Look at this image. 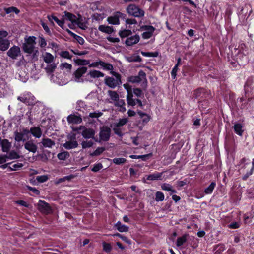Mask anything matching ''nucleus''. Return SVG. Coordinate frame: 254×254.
<instances>
[{"label": "nucleus", "instance_id": "338daca9", "mask_svg": "<svg viewBox=\"0 0 254 254\" xmlns=\"http://www.w3.org/2000/svg\"><path fill=\"white\" fill-rule=\"evenodd\" d=\"M102 115V113L100 112H92L90 113L89 116L91 118H98L100 116H101Z\"/></svg>", "mask_w": 254, "mask_h": 254}, {"label": "nucleus", "instance_id": "bb28decb", "mask_svg": "<svg viewBox=\"0 0 254 254\" xmlns=\"http://www.w3.org/2000/svg\"><path fill=\"white\" fill-rule=\"evenodd\" d=\"M75 25L78 26L79 28L83 30H85L87 28V26L86 23L80 15H78V18L75 23Z\"/></svg>", "mask_w": 254, "mask_h": 254}, {"label": "nucleus", "instance_id": "2eb2a0df", "mask_svg": "<svg viewBox=\"0 0 254 254\" xmlns=\"http://www.w3.org/2000/svg\"><path fill=\"white\" fill-rule=\"evenodd\" d=\"M140 40V37L138 34L131 36L127 38L125 43L127 46H132L137 43Z\"/></svg>", "mask_w": 254, "mask_h": 254}, {"label": "nucleus", "instance_id": "37998d69", "mask_svg": "<svg viewBox=\"0 0 254 254\" xmlns=\"http://www.w3.org/2000/svg\"><path fill=\"white\" fill-rule=\"evenodd\" d=\"M59 55L64 59H71L72 56L67 51H62L59 53Z\"/></svg>", "mask_w": 254, "mask_h": 254}, {"label": "nucleus", "instance_id": "a211bd4d", "mask_svg": "<svg viewBox=\"0 0 254 254\" xmlns=\"http://www.w3.org/2000/svg\"><path fill=\"white\" fill-rule=\"evenodd\" d=\"M24 148L32 153H35L37 150L36 145L31 140L28 141L25 143Z\"/></svg>", "mask_w": 254, "mask_h": 254}, {"label": "nucleus", "instance_id": "f704fd0d", "mask_svg": "<svg viewBox=\"0 0 254 254\" xmlns=\"http://www.w3.org/2000/svg\"><path fill=\"white\" fill-rule=\"evenodd\" d=\"M73 61L79 65H86L90 64L89 60L81 59L78 58L74 59Z\"/></svg>", "mask_w": 254, "mask_h": 254}, {"label": "nucleus", "instance_id": "f8f14e48", "mask_svg": "<svg viewBox=\"0 0 254 254\" xmlns=\"http://www.w3.org/2000/svg\"><path fill=\"white\" fill-rule=\"evenodd\" d=\"M111 129L107 127H103L101 128L99 133L100 139L104 141H108L110 137Z\"/></svg>", "mask_w": 254, "mask_h": 254}, {"label": "nucleus", "instance_id": "13d9d810", "mask_svg": "<svg viewBox=\"0 0 254 254\" xmlns=\"http://www.w3.org/2000/svg\"><path fill=\"white\" fill-rule=\"evenodd\" d=\"M123 86L125 88V89H126L127 92V95H133V93L132 92V88L130 85H129L127 83H126L123 85Z\"/></svg>", "mask_w": 254, "mask_h": 254}, {"label": "nucleus", "instance_id": "4c0bfd02", "mask_svg": "<svg viewBox=\"0 0 254 254\" xmlns=\"http://www.w3.org/2000/svg\"><path fill=\"white\" fill-rule=\"evenodd\" d=\"M161 188L163 190L171 191L172 193H176V190L173 189L172 186L169 184L164 183L162 184Z\"/></svg>", "mask_w": 254, "mask_h": 254}, {"label": "nucleus", "instance_id": "a18cd8bd", "mask_svg": "<svg viewBox=\"0 0 254 254\" xmlns=\"http://www.w3.org/2000/svg\"><path fill=\"white\" fill-rule=\"evenodd\" d=\"M128 122V120L127 118L120 119L118 122L115 124V126L116 127H122L125 125Z\"/></svg>", "mask_w": 254, "mask_h": 254}, {"label": "nucleus", "instance_id": "7c9ffc66", "mask_svg": "<svg viewBox=\"0 0 254 254\" xmlns=\"http://www.w3.org/2000/svg\"><path fill=\"white\" fill-rule=\"evenodd\" d=\"M126 103L124 100H119L115 104V106L118 107L119 111L121 112L124 113L126 111V108L125 107Z\"/></svg>", "mask_w": 254, "mask_h": 254}, {"label": "nucleus", "instance_id": "39448f33", "mask_svg": "<svg viewBox=\"0 0 254 254\" xmlns=\"http://www.w3.org/2000/svg\"><path fill=\"white\" fill-rule=\"evenodd\" d=\"M81 133L83 137L86 139L93 138L95 134L94 130L92 128H87L85 126H81L74 129Z\"/></svg>", "mask_w": 254, "mask_h": 254}, {"label": "nucleus", "instance_id": "f3484780", "mask_svg": "<svg viewBox=\"0 0 254 254\" xmlns=\"http://www.w3.org/2000/svg\"><path fill=\"white\" fill-rule=\"evenodd\" d=\"M104 76V74L102 72L96 70H90L87 74L86 75V77L92 78H98L100 77H103Z\"/></svg>", "mask_w": 254, "mask_h": 254}, {"label": "nucleus", "instance_id": "3c124183", "mask_svg": "<svg viewBox=\"0 0 254 254\" xmlns=\"http://www.w3.org/2000/svg\"><path fill=\"white\" fill-rule=\"evenodd\" d=\"M127 161L126 159L124 158H115L113 159V162L117 165H120L125 163Z\"/></svg>", "mask_w": 254, "mask_h": 254}, {"label": "nucleus", "instance_id": "c756f323", "mask_svg": "<svg viewBox=\"0 0 254 254\" xmlns=\"http://www.w3.org/2000/svg\"><path fill=\"white\" fill-rule=\"evenodd\" d=\"M99 64L103 67V69L110 71V72L113 71L114 67L112 64L102 61H100Z\"/></svg>", "mask_w": 254, "mask_h": 254}, {"label": "nucleus", "instance_id": "e433bc0d", "mask_svg": "<svg viewBox=\"0 0 254 254\" xmlns=\"http://www.w3.org/2000/svg\"><path fill=\"white\" fill-rule=\"evenodd\" d=\"M119 34L122 38H128L132 34V32L129 29H123L119 31Z\"/></svg>", "mask_w": 254, "mask_h": 254}, {"label": "nucleus", "instance_id": "6e6552de", "mask_svg": "<svg viewBox=\"0 0 254 254\" xmlns=\"http://www.w3.org/2000/svg\"><path fill=\"white\" fill-rule=\"evenodd\" d=\"M126 15L120 12H116L112 16H109L107 18V21L109 24L114 25H119L120 24V18H125Z\"/></svg>", "mask_w": 254, "mask_h": 254}, {"label": "nucleus", "instance_id": "09e8293b", "mask_svg": "<svg viewBox=\"0 0 254 254\" xmlns=\"http://www.w3.org/2000/svg\"><path fill=\"white\" fill-rule=\"evenodd\" d=\"M72 65L67 63H64L61 64L60 67L61 69H66L68 71H70L72 68Z\"/></svg>", "mask_w": 254, "mask_h": 254}, {"label": "nucleus", "instance_id": "864d4df0", "mask_svg": "<svg viewBox=\"0 0 254 254\" xmlns=\"http://www.w3.org/2000/svg\"><path fill=\"white\" fill-rule=\"evenodd\" d=\"M93 144V142L92 141H84L82 142V147L83 149L90 148L92 147Z\"/></svg>", "mask_w": 254, "mask_h": 254}, {"label": "nucleus", "instance_id": "2f4dec72", "mask_svg": "<svg viewBox=\"0 0 254 254\" xmlns=\"http://www.w3.org/2000/svg\"><path fill=\"white\" fill-rule=\"evenodd\" d=\"M243 125L240 123H235L234 129L235 133L240 136H242L244 130L242 129Z\"/></svg>", "mask_w": 254, "mask_h": 254}, {"label": "nucleus", "instance_id": "9b49d317", "mask_svg": "<svg viewBox=\"0 0 254 254\" xmlns=\"http://www.w3.org/2000/svg\"><path fill=\"white\" fill-rule=\"evenodd\" d=\"M141 29L145 31V32L142 34V37L144 39L151 38L155 30V28L153 26L150 25L142 26L141 27Z\"/></svg>", "mask_w": 254, "mask_h": 254}, {"label": "nucleus", "instance_id": "cd10ccee", "mask_svg": "<svg viewBox=\"0 0 254 254\" xmlns=\"http://www.w3.org/2000/svg\"><path fill=\"white\" fill-rule=\"evenodd\" d=\"M137 113L139 115L140 118L142 119V122L144 125L147 124L149 121L150 117L148 115L141 112V111H137Z\"/></svg>", "mask_w": 254, "mask_h": 254}, {"label": "nucleus", "instance_id": "412c9836", "mask_svg": "<svg viewBox=\"0 0 254 254\" xmlns=\"http://www.w3.org/2000/svg\"><path fill=\"white\" fill-rule=\"evenodd\" d=\"M77 18L78 17H77L75 15L69 12H65V15L64 17V21L65 20H67L71 21L72 25L75 26V23Z\"/></svg>", "mask_w": 254, "mask_h": 254}, {"label": "nucleus", "instance_id": "dca6fc26", "mask_svg": "<svg viewBox=\"0 0 254 254\" xmlns=\"http://www.w3.org/2000/svg\"><path fill=\"white\" fill-rule=\"evenodd\" d=\"M67 121L69 124H78L82 122V118L79 116L71 114L67 117Z\"/></svg>", "mask_w": 254, "mask_h": 254}, {"label": "nucleus", "instance_id": "4d7b16f0", "mask_svg": "<svg viewBox=\"0 0 254 254\" xmlns=\"http://www.w3.org/2000/svg\"><path fill=\"white\" fill-rule=\"evenodd\" d=\"M48 179V177L47 175H41L38 176L36 177V180L38 182L40 183H43L47 181Z\"/></svg>", "mask_w": 254, "mask_h": 254}, {"label": "nucleus", "instance_id": "1a4fd4ad", "mask_svg": "<svg viewBox=\"0 0 254 254\" xmlns=\"http://www.w3.org/2000/svg\"><path fill=\"white\" fill-rule=\"evenodd\" d=\"M17 99L29 105H32L35 102V98L34 96L30 93H27L22 96H18Z\"/></svg>", "mask_w": 254, "mask_h": 254}, {"label": "nucleus", "instance_id": "a878e982", "mask_svg": "<svg viewBox=\"0 0 254 254\" xmlns=\"http://www.w3.org/2000/svg\"><path fill=\"white\" fill-rule=\"evenodd\" d=\"M163 173V172H156L152 174L149 175L147 176L146 179L150 181L161 180Z\"/></svg>", "mask_w": 254, "mask_h": 254}, {"label": "nucleus", "instance_id": "58836bf2", "mask_svg": "<svg viewBox=\"0 0 254 254\" xmlns=\"http://www.w3.org/2000/svg\"><path fill=\"white\" fill-rule=\"evenodd\" d=\"M187 235H184L182 237H178L176 241V245L179 247L183 245L187 241Z\"/></svg>", "mask_w": 254, "mask_h": 254}, {"label": "nucleus", "instance_id": "bf43d9fd", "mask_svg": "<svg viewBox=\"0 0 254 254\" xmlns=\"http://www.w3.org/2000/svg\"><path fill=\"white\" fill-rule=\"evenodd\" d=\"M23 165L22 163H17L16 164H13L12 167H10V170H17L19 168L23 167Z\"/></svg>", "mask_w": 254, "mask_h": 254}, {"label": "nucleus", "instance_id": "f257e3e1", "mask_svg": "<svg viewBox=\"0 0 254 254\" xmlns=\"http://www.w3.org/2000/svg\"><path fill=\"white\" fill-rule=\"evenodd\" d=\"M87 71V68L85 66H82L78 68L74 72L73 74V79L74 81L78 83H83L86 82H92L90 78L86 77L83 78V75L85 74Z\"/></svg>", "mask_w": 254, "mask_h": 254}, {"label": "nucleus", "instance_id": "a19ab883", "mask_svg": "<svg viewBox=\"0 0 254 254\" xmlns=\"http://www.w3.org/2000/svg\"><path fill=\"white\" fill-rule=\"evenodd\" d=\"M108 95L110 98L113 101H118L119 99V96L118 93L115 91L109 90L108 91Z\"/></svg>", "mask_w": 254, "mask_h": 254}, {"label": "nucleus", "instance_id": "e2e57ef3", "mask_svg": "<svg viewBox=\"0 0 254 254\" xmlns=\"http://www.w3.org/2000/svg\"><path fill=\"white\" fill-rule=\"evenodd\" d=\"M39 45L40 47L41 48H44L46 46L47 43H46L45 39L43 37H40Z\"/></svg>", "mask_w": 254, "mask_h": 254}, {"label": "nucleus", "instance_id": "774afa93", "mask_svg": "<svg viewBox=\"0 0 254 254\" xmlns=\"http://www.w3.org/2000/svg\"><path fill=\"white\" fill-rule=\"evenodd\" d=\"M102 168V165L101 164L99 163L95 165L94 167L92 168L91 170L94 172H98Z\"/></svg>", "mask_w": 254, "mask_h": 254}, {"label": "nucleus", "instance_id": "9d476101", "mask_svg": "<svg viewBox=\"0 0 254 254\" xmlns=\"http://www.w3.org/2000/svg\"><path fill=\"white\" fill-rule=\"evenodd\" d=\"M38 210L42 213L48 214L52 212L49 204L45 201L40 200L37 203Z\"/></svg>", "mask_w": 254, "mask_h": 254}, {"label": "nucleus", "instance_id": "49530a36", "mask_svg": "<svg viewBox=\"0 0 254 254\" xmlns=\"http://www.w3.org/2000/svg\"><path fill=\"white\" fill-rule=\"evenodd\" d=\"M216 186L215 182H212L210 185L205 189L204 192L206 194H211Z\"/></svg>", "mask_w": 254, "mask_h": 254}, {"label": "nucleus", "instance_id": "5fc2aeb1", "mask_svg": "<svg viewBox=\"0 0 254 254\" xmlns=\"http://www.w3.org/2000/svg\"><path fill=\"white\" fill-rule=\"evenodd\" d=\"M29 54L32 55V59L34 61H37L38 60V57L39 55V51L36 48L33 50L31 53H27Z\"/></svg>", "mask_w": 254, "mask_h": 254}, {"label": "nucleus", "instance_id": "72a5a7b5", "mask_svg": "<svg viewBox=\"0 0 254 254\" xmlns=\"http://www.w3.org/2000/svg\"><path fill=\"white\" fill-rule=\"evenodd\" d=\"M98 29L100 31L108 34H110L113 31V28L112 27L104 25H100Z\"/></svg>", "mask_w": 254, "mask_h": 254}, {"label": "nucleus", "instance_id": "69168bd1", "mask_svg": "<svg viewBox=\"0 0 254 254\" xmlns=\"http://www.w3.org/2000/svg\"><path fill=\"white\" fill-rule=\"evenodd\" d=\"M27 188L28 190H29L30 191H31L34 194H35L37 195H38L40 194L39 190H38L37 189H36L35 188H33L32 187L27 186Z\"/></svg>", "mask_w": 254, "mask_h": 254}, {"label": "nucleus", "instance_id": "0e129e2a", "mask_svg": "<svg viewBox=\"0 0 254 254\" xmlns=\"http://www.w3.org/2000/svg\"><path fill=\"white\" fill-rule=\"evenodd\" d=\"M105 148L104 147H98L93 152V155L98 156L101 154L104 151Z\"/></svg>", "mask_w": 254, "mask_h": 254}, {"label": "nucleus", "instance_id": "7ed1b4c3", "mask_svg": "<svg viewBox=\"0 0 254 254\" xmlns=\"http://www.w3.org/2000/svg\"><path fill=\"white\" fill-rule=\"evenodd\" d=\"M36 38L35 36H27L24 37V42L22 44L23 51L26 53H31L36 49L35 45Z\"/></svg>", "mask_w": 254, "mask_h": 254}, {"label": "nucleus", "instance_id": "4be33fe9", "mask_svg": "<svg viewBox=\"0 0 254 254\" xmlns=\"http://www.w3.org/2000/svg\"><path fill=\"white\" fill-rule=\"evenodd\" d=\"M44 147L45 148H52L55 145L54 141L50 138H43L41 142Z\"/></svg>", "mask_w": 254, "mask_h": 254}, {"label": "nucleus", "instance_id": "6ab92c4d", "mask_svg": "<svg viewBox=\"0 0 254 254\" xmlns=\"http://www.w3.org/2000/svg\"><path fill=\"white\" fill-rule=\"evenodd\" d=\"M6 37H0V50L5 51L9 46V41L6 39H4Z\"/></svg>", "mask_w": 254, "mask_h": 254}, {"label": "nucleus", "instance_id": "603ef678", "mask_svg": "<svg viewBox=\"0 0 254 254\" xmlns=\"http://www.w3.org/2000/svg\"><path fill=\"white\" fill-rule=\"evenodd\" d=\"M4 10L7 14H9L11 12H14L16 14H18L19 12V10L15 7H10L8 8H5Z\"/></svg>", "mask_w": 254, "mask_h": 254}, {"label": "nucleus", "instance_id": "ddd939ff", "mask_svg": "<svg viewBox=\"0 0 254 254\" xmlns=\"http://www.w3.org/2000/svg\"><path fill=\"white\" fill-rule=\"evenodd\" d=\"M70 138L73 140L66 141L63 145L64 147L66 149L75 148L78 146V143L76 140H75L76 139L75 134H73V136H71Z\"/></svg>", "mask_w": 254, "mask_h": 254}, {"label": "nucleus", "instance_id": "c03bdc74", "mask_svg": "<svg viewBox=\"0 0 254 254\" xmlns=\"http://www.w3.org/2000/svg\"><path fill=\"white\" fill-rule=\"evenodd\" d=\"M6 155L7 159L10 160L18 159L20 157L18 153L14 151H10L8 154H6Z\"/></svg>", "mask_w": 254, "mask_h": 254}, {"label": "nucleus", "instance_id": "5701e85b", "mask_svg": "<svg viewBox=\"0 0 254 254\" xmlns=\"http://www.w3.org/2000/svg\"><path fill=\"white\" fill-rule=\"evenodd\" d=\"M30 133L35 138H39L42 135V131L40 127H34L30 128Z\"/></svg>", "mask_w": 254, "mask_h": 254}, {"label": "nucleus", "instance_id": "c9c22d12", "mask_svg": "<svg viewBox=\"0 0 254 254\" xmlns=\"http://www.w3.org/2000/svg\"><path fill=\"white\" fill-rule=\"evenodd\" d=\"M127 60L129 62H139L141 61V58L139 55L134 54L127 57Z\"/></svg>", "mask_w": 254, "mask_h": 254}, {"label": "nucleus", "instance_id": "473e14b6", "mask_svg": "<svg viewBox=\"0 0 254 254\" xmlns=\"http://www.w3.org/2000/svg\"><path fill=\"white\" fill-rule=\"evenodd\" d=\"M1 147L3 152H8L11 147V144L7 140L4 139L1 142Z\"/></svg>", "mask_w": 254, "mask_h": 254}, {"label": "nucleus", "instance_id": "b1692460", "mask_svg": "<svg viewBox=\"0 0 254 254\" xmlns=\"http://www.w3.org/2000/svg\"><path fill=\"white\" fill-rule=\"evenodd\" d=\"M57 66V64L55 63H52L48 64L46 67L44 68L47 73L51 74H52Z\"/></svg>", "mask_w": 254, "mask_h": 254}, {"label": "nucleus", "instance_id": "20e7f679", "mask_svg": "<svg viewBox=\"0 0 254 254\" xmlns=\"http://www.w3.org/2000/svg\"><path fill=\"white\" fill-rule=\"evenodd\" d=\"M127 13L135 17L141 18L144 16L143 10L135 4H129L127 8Z\"/></svg>", "mask_w": 254, "mask_h": 254}, {"label": "nucleus", "instance_id": "680f3d73", "mask_svg": "<svg viewBox=\"0 0 254 254\" xmlns=\"http://www.w3.org/2000/svg\"><path fill=\"white\" fill-rule=\"evenodd\" d=\"M71 51L73 53H74L75 55H79V56L84 55L88 53V51H83L80 52L77 50H74L71 49Z\"/></svg>", "mask_w": 254, "mask_h": 254}, {"label": "nucleus", "instance_id": "f03ea898", "mask_svg": "<svg viewBox=\"0 0 254 254\" xmlns=\"http://www.w3.org/2000/svg\"><path fill=\"white\" fill-rule=\"evenodd\" d=\"M110 73L115 77V78L112 77L106 76L105 78V84L111 88H115L117 86L121 84V75L115 71H112Z\"/></svg>", "mask_w": 254, "mask_h": 254}, {"label": "nucleus", "instance_id": "de8ad7c7", "mask_svg": "<svg viewBox=\"0 0 254 254\" xmlns=\"http://www.w3.org/2000/svg\"><path fill=\"white\" fill-rule=\"evenodd\" d=\"M68 32L69 33H70L71 35H72L77 40V41L80 44L83 45L84 43V40L82 37L74 34L73 33H72L71 31H70L69 30H68Z\"/></svg>", "mask_w": 254, "mask_h": 254}, {"label": "nucleus", "instance_id": "c85d7f7f", "mask_svg": "<svg viewBox=\"0 0 254 254\" xmlns=\"http://www.w3.org/2000/svg\"><path fill=\"white\" fill-rule=\"evenodd\" d=\"M116 228L121 232H127L128 230V227L125 225L122 224L121 222L118 221L115 224Z\"/></svg>", "mask_w": 254, "mask_h": 254}, {"label": "nucleus", "instance_id": "8fccbe9b", "mask_svg": "<svg viewBox=\"0 0 254 254\" xmlns=\"http://www.w3.org/2000/svg\"><path fill=\"white\" fill-rule=\"evenodd\" d=\"M164 199V194L160 191H157L155 193V200L156 201H162Z\"/></svg>", "mask_w": 254, "mask_h": 254}, {"label": "nucleus", "instance_id": "ea45409f", "mask_svg": "<svg viewBox=\"0 0 254 254\" xmlns=\"http://www.w3.org/2000/svg\"><path fill=\"white\" fill-rule=\"evenodd\" d=\"M14 139L16 141H25L26 139L24 138V136L21 133V132H15L14 134Z\"/></svg>", "mask_w": 254, "mask_h": 254}, {"label": "nucleus", "instance_id": "0eeeda50", "mask_svg": "<svg viewBox=\"0 0 254 254\" xmlns=\"http://www.w3.org/2000/svg\"><path fill=\"white\" fill-rule=\"evenodd\" d=\"M127 81L133 83H139L141 81L146 82V74L143 71L140 70L139 71L138 75L129 77Z\"/></svg>", "mask_w": 254, "mask_h": 254}, {"label": "nucleus", "instance_id": "393cba45", "mask_svg": "<svg viewBox=\"0 0 254 254\" xmlns=\"http://www.w3.org/2000/svg\"><path fill=\"white\" fill-rule=\"evenodd\" d=\"M47 18L48 20L53 23V20H54L57 24L61 27H63L65 23L64 20H59L57 17L53 15H48Z\"/></svg>", "mask_w": 254, "mask_h": 254}, {"label": "nucleus", "instance_id": "6e6d98bb", "mask_svg": "<svg viewBox=\"0 0 254 254\" xmlns=\"http://www.w3.org/2000/svg\"><path fill=\"white\" fill-rule=\"evenodd\" d=\"M103 250L106 252H110L112 250V246L110 243L106 242L103 243Z\"/></svg>", "mask_w": 254, "mask_h": 254}, {"label": "nucleus", "instance_id": "79ce46f5", "mask_svg": "<svg viewBox=\"0 0 254 254\" xmlns=\"http://www.w3.org/2000/svg\"><path fill=\"white\" fill-rule=\"evenodd\" d=\"M57 157L59 160H65L69 157L68 152L64 151L58 154Z\"/></svg>", "mask_w": 254, "mask_h": 254}, {"label": "nucleus", "instance_id": "4468645a", "mask_svg": "<svg viewBox=\"0 0 254 254\" xmlns=\"http://www.w3.org/2000/svg\"><path fill=\"white\" fill-rule=\"evenodd\" d=\"M127 101L129 106H134L137 104L140 107L143 106L141 101L138 99L133 98V95H127Z\"/></svg>", "mask_w": 254, "mask_h": 254}, {"label": "nucleus", "instance_id": "aec40b11", "mask_svg": "<svg viewBox=\"0 0 254 254\" xmlns=\"http://www.w3.org/2000/svg\"><path fill=\"white\" fill-rule=\"evenodd\" d=\"M43 60L46 63L49 64L53 63L55 57L54 56L49 52H45L42 55Z\"/></svg>", "mask_w": 254, "mask_h": 254}, {"label": "nucleus", "instance_id": "423d86ee", "mask_svg": "<svg viewBox=\"0 0 254 254\" xmlns=\"http://www.w3.org/2000/svg\"><path fill=\"white\" fill-rule=\"evenodd\" d=\"M7 55L12 60H17L21 55L20 48L17 46H13L7 52Z\"/></svg>", "mask_w": 254, "mask_h": 254}, {"label": "nucleus", "instance_id": "052dcab7", "mask_svg": "<svg viewBox=\"0 0 254 254\" xmlns=\"http://www.w3.org/2000/svg\"><path fill=\"white\" fill-rule=\"evenodd\" d=\"M113 236H117L122 239L124 241L126 242L128 244H130V241L128 239L127 237L126 236H123L119 233H116L115 234L113 235Z\"/></svg>", "mask_w": 254, "mask_h": 254}]
</instances>
